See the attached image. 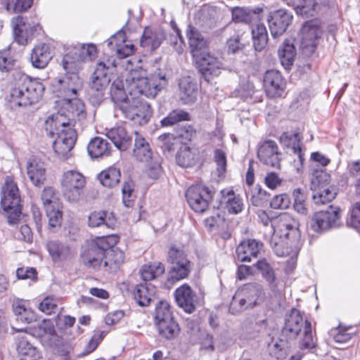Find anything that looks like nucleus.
<instances>
[{
    "label": "nucleus",
    "instance_id": "33",
    "mask_svg": "<svg viewBox=\"0 0 360 360\" xmlns=\"http://www.w3.org/2000/svg\"><path fill=\"white\" fill-rule=\"evenodd\" d=\"M155 295V288L150 283L137 285L134 290V297L139 305L148 306Z\"/></svg>",
    "mask_w": 360,
    "mask_h": 360
},
{
    "label": "nucleus",
    "instance_id": "29",
    "mask_svg": "<svg viewBox=\"0 0 360 360\" xmlns=\"http://www.w3.org/2000/svg\"><path fill=\"white\" fill-rule=\"evenodd\" d=\"M105 130L107 137L119 150H126L131 145V137L127 134L124 127L117 126Z\"/></svg>",
    "mask_w": 360,
    "mask_h": 360
},
{
    "label": "nucleus",
    "instance_id": "30",
    "mask_svg": "<svg viewBox=\"0 0 360 360\" xmlns=\"http://www.w3.org/2000/svg\"><path fill=\"white\" fill-rule=\"evenodd\" d=\"M179 96L185 104L191 103L197 99V86L189 76L182 77L179 82Z\"/></svg>",
    "mask_w": 360,
    "mask_h": 360
},
{
    "label": "nucleus",
    "instance_id": "22",
    "mask_svg": "<svg viewBox=\"0 0 360 360\" xmlns=\"http://www.w3.org/2000/svg\"><path fill=\"white\" fill-rule=\"evenodd\" d=\"M20 333L16 337L17 350L20 356V360H38L40 356L34 347L30 340L33 339V336L22 332L21 330H17Z\"/></svg>",
    "mask_w": 360,
    "mask_h": 360
},
{
    "label": "nucleus",
    "instance_id": "59",
    "mask_svg": "<svg viewBox=\"0 0 360 360\" xmlns=\"http://www.w3.org/2000/svg\"><path fill=\"white\" fill-rule=\"evenodd\" d=\"M15 64V60L11 56L9 47L0 51V70L1 72H9Z\"/></svg>",
    "mask_w": 360,
    "mask_h": 360
},
{
    "label": "nucleus",
    "instance_id": "48",
    "mask_svg": "<svg viewBox=\"0 0 360 360\" xmlns=\"http://www.w3.org/2000/svg\"><path fill=\"white\" fill-rule=\"evenodd\" d=\"M248 199L254 206H262L269 200V195L260 186L257 185L246 192Z\"/></svg>",
    "mask_w": 360,
    "mask_h": 360
},
{
    "label": "nucleus",
    "instance_id": "50",
    "mask_svg": "<svg viewBox=\"0 0 360 360\" xmlns=\"http://www.w3.org/2000/svg\"><path fill=\"white\" fill-rule=\"evenodd\" d=\"M190 120V115L180 109L174 110L168 115L161 120V124L163 127H171L179 122L187 121Z\"/></svg>",
    "mask_w": 360,
    "mask_h": 360
},
{
    "label": "nucleus",
    "instance_id": "38",
    "mask_svg": "<svg viewBox=\"0 0 360 360\" xmlns=\"http://www.w3.org/2000/svg\"><path fill=\"white\" fill-rule=\"evenodd\" d=\"M87 150L92 158H98L109 155L111 151V146L107 140L101 137H95L89 142Z\"/></svg>",
    "mask_w": 360,
    "mask_h": 360
},
{
    "label": "nucleus",
    "instance_id": "5",
    "mask_svg": "<svg viewBox=\"0 0 360 360\" xmlns=\"http://www.w3.org/2000/svg\"><path fill=\"white\" fill-rule=\"evenodd\" d=\"M44 91V86L41 82L26 78L11 89L10 102L13 105H30L39 101Z\"/></svg>",
    "mask_w": 360,
    "mask_h": 360
},
{
    "label": "nucleus",
    "instance_id": "20",
    "mask_svg": "<svg viewBox=\"0 0 360 360\" xmlns=\"http://www.w3.org/2000/svg\"><path fill=\"white\" fill-rule=\"evenodd\" d=\"M107 45L120 58H127L134 51V44L126 40L125 33L122 30L111 36L107 41Z\"/></svg>",
    "mask_w": 360,
    "mask_h": 360
},
{
    "label": "nucleus",
    "instance_id": "9",
    "mask_svg": "<svg viewBox=\"0 0 360 360\" xmlns=\"http://www.w3.org/2000/svg\"><path fill=\"white\" fill-rule=\"evenodd\" d=\"M342 226L341 210L338 207L330 206L326 210L316 212L311 220V229L321 233Z\"/></svg>",
    "mask_w": 360,
    "mask_h": 360
},
{
    "label": "nucleus",
    "instance_id": "53",
    "mask_svg": "<svg viewBox=\"0 0 360 360\" xmlns=\"http://www.w3.org/2000/svg\"><path fill=\"white\" fill-rule=\"evenodd\" d=\"M316 342L314 339L310 321L305 320L303 330V337L300 341V348L302 350L311 349L316 347Z\"/></svg>",
    "mask_w": 360,
    "mask_h": 360
},
{
    "label": "nucleus",
    "instance_id": "39",
    "mask_svg": "<svg viewBox=\"0 0 360 360\" xmlns=\"http://www.w3.org/2000/svg\"><path fill=\"white\" fill-rule=\"evenodd\" d=\"M262 274L263 278L269 283L271 291L277 293L278 291V281L276 279L275 274L270 264L265 260H258L254 265Z\"/></svg>",
    "mask_w": 360,
    "mask_h": 360
},
{
    "label": "nucleus",
    "instance_id": "21",
    "mask_svg": "<svg viewBox=\"0 0 360 360\" xmlns=\"http://www.w3.org/2000/svg\"><path fill=\"white\" fill-rule=\"evenodd\" d=\"M175 300L179 307L186 313H192L195 309L198 298L196 293L188 284H183L174 292Z\"/></svg>",
    "mask_w": 360,
    "mask_h": 360
},
{
    "label": "nucleus",
    "instance_id": "4",
    "mask_svg": "<svg viewBox=\"0 0 360 360\" xmlns=\"http://www.w3.org/2000/svg\"><path fill=\"white\" fill-rule=\"evenodd\" d=\"M118 239L115 235H108L86 240L81 250L84 264L94 269L100 267L104 262L106 252L117 243Z\"/></svg>",
    "mask_w": 360,
    "mask_h": 360
},
{
    "label": "nucleus",
    "instance_id": "28",
    "mask_svg": "<svg viewBox=\"0 0 360 360\" xmlns=\"http://www.w3.org/2000/svg\"><path fill=\"white\" fill-rule=\"evenodd\" d=\"M133 156L136 160L142 162H148L153 157L149 143L142 134L137 131L134 132Z\"/></svg>",
    "mask_w": 360,
    "mask_h": 360
},
{
    "label": "nucleus",
    "instance_id": "7",
    "mask_svg": "<svg viewBox=\"0 0 360 360\" xmlns=\"http://www.w3.org/2000/svg\"><path fill=\"white\" fill-rule=\"evenodd\" d=\"M168 262L171 264L167 280L172 283L188 277L191 272V263L182 248L172 246L168 251Z\"/></svg>",
    "mask_w": 360,
    "mask_h": 360
},
{
    "label": "nucleus",
    "instance_id": "61",
    "mask_svg": "<svg viewBox=\"0 0 360 360\" xmlns=\"http://www.w3.org/2000/svg\"><path fill=\"white\" fill-rule=\"evenodd\" d=\"M146 163V173L148 176L154 179L159 178L162 172L160 158L153 156Z\"/></svg>",
    "mask_w": 360,
    "mask_h": 360
},
{
    "label": "nucleus",
    "instance_id": "52",
    "mask_svg": "<svg viewBox=\"0 0 360 360\" xmlns=\"http://www.w3.org/2000/svg\"><path fill=\"white\" fill-rule=\"evenodd\" d=\"M110 248L105 255L103 265L110 269H117L124 262V253L120 250Z\"/></svg>",
    "mask_w": 360,
    "mask_h": 360
},
{
    "label": "nucleus",
    "instance_id": "16",
    "mask_svg": "<svg viewBox=\"0 0 360 360\" xmlns=\"http://www.w3.org/2000/svg\"><path fill=\"white\" fill-rule=\"evenodd\" d=\"M293 16L285 9L270 12L267 18L271 36L276 39L286 31L292 21Z\"/></svg>",
    "mask_w": 360,
    "mask_h": 360
},
{
    "label": "nucleus",
    "instance_id": "43",
    "mask_svg": "<svg viewBox=\"0 0 360 360\" xmlns=\"http://www.w3.org/2000/svg\"><path fill=\"white\" fill-rule=\"evenodd\" d=\"M312 191V198L316 205H323L333 200L337 195L335 187L331 185Z\"/></svg>",
    "mask_w": 360,
    "mask_h": 360
},
{
    "label": "nucleus",
    "instance_id": "19",
    "mask_svg": "<svg viewBox=\"0 0 360 360\" xmlns=\"http://www.w3.org/2000/svg\"><path fill=\"white\" fill-rule=\"evenodd\" d=\"M280 155L276 143L271 140L262 143L257 151L259 160L263 164L274 168H280Z\"/></svg>",
    "mask_w": 360,
    "mask_h": 360
},
{
    "label": "nucleus",
    "instance_id": "8",
    "mask_svg": "<svg viewBox=\"0 0 360 360\" xmlns=\"http://www.w3.org/2000/svg\"><path fill=\"white\" fill-rule=\"evenodd\" d=\"M86 178L79 172L68 170L63 173L61 179L64 197L70 202H77L83 193Z\"/></svg>",
    "mask_w": 360,
    "mask_h": 360
},
{
    "label": "nucleus",
    "instance_id": "36",
    "mask_svg": "<svg viewBox=\"0 0 360 360\" xmlns=\"http://www.w3.org/2000/svg\"><path fill=\"white\" fill-rule=\"evenodd\" d=\"M115 224L116 221L113 215L103 211L93 212L88 218V225L92 228L105 226L107 228L112 229Z\"/></svg>",
    "mask_w": 360,
    "mask_h": 360
},
{
    "label": "nucleus",
    "instance_id": "6",
    "mask_svg": "<svg viewBox=\"0 0 360 360\" xmlns=\"http://www.w3.org/2000/svg\"><path fill=\"white\" fill-rule=\"evenodd\" d=\"M1 205L8 214L9 224H15L21 214L20 197L19 190L13 177L6 176L1 188Z\"/></svg>",
    "mask_w": 360,
    "mask_h": 360
},
{
    "label": "nucleus",
    "instance_id": "11",
    "mask_svg": "<svg viewBox=\"0 0 360 360\" xmlns=\"http://www.w3.org/2000/svg\"><path fill=\"white\" fill-rule=\"evenodd\" d=\"M97 48L94 44H79L72 48L63 58L65 70L76 69L77 63L91 61L97 57Z\"/></svg>",
    "mask_w": 360,
    "mask_h": 360
},
{
    "label": "nucleus",
    "instance_id": "35",
    "mask_svg": "<svg viewBox=\"0 0 360 360\" xmlns=\"http://www.w3.org/2000/svg\"><path fill=\"white\" fill-rule=\"evenodd\" d=\"M186 36L191 53L193 56L198 57V52L206 47L207 40L198 29L192 25L188 26Z\"/></svg>",
    "mask_w": 360,
    "mask_h": 360
},
{
    "label": "nucleus",
    "instance_id": "34",
    "mask_svg": "<svg viewBox=\"0 0 360 360\" xmlns=\"http://www.w3.org/2000/svg\"><path fill=\"white\" fill-rule=\"evenodd\" d=\"M46 248L55 262L65 260L72 255L70 246L58 240L49 241L46 244Z\"/></svg>",
    "mask_w": 360,
    "mask_h": 360
},
{
    "label": "nucleus",
    "instance_id": "44",
    "mask_svg": "<svg viewBox=\"0 0 360 360\" xmlns=\"http://www.w3.org/2000/svg\"><path fill=\"white\" fill-rule=\"evenodd\" d=\"M253 46L256 51H261L266 46L268 42L267 30L264 24H257L252 28Z\"/></svg>",
    "mask_w": 360,
    "mask_h": 360
},
{
    "label": "nucleus",
    "instance_id": "55",
    "mask_svg": "<svg viewBox=\"0 0 360 360\" xmlns=\"http://www.w3.org/2000/svg\"><path fill=\"white\" fill-rule=\"evenodd\" d=\"M45 210L49 219V226L52 228L60 226L62 221V212L60 204L48 205V207H45Z\"/></svg>",
    "mask_w": 360,
    "mask_h": 360
},
{
    "label": "nucleus",
    "instance_id": "56",
    "mask_svg": "<svg viewBox=\"0 0 360 360\" xmlns=\"http://www.w3.org/2000/svg\"><path fill=\"white\" fill-rule=\"evenodd\" d=\"M249 307H253L249 304L248 300L237 290L230 304L229 311L231 313L237 314Z\"/></svg>",
    "mask_w": 360,
    "mask_h": 360
},
{
    "label": "nucleus",
    "instance_id": "40",
    "mask_svg": "<svg viewBox=\"0 0 360 360\" xmlns=\"http://www.w3.org/2000/svg\"><path fill=\"white\" fill-rule=\"evenodd\" d=\"M248 300V303L255 306L258 299L263 295V290L257 283H248L238 290Z\"/></svg>",
    "mask_w": 360,
    "mask_h": 360
},
{
    "label": "nucleus",
    "instance_id": "17",
    "mask_svg": "<svg viewBox=\"0 0 360 360\" xmlns=\"http://www.w3.org/2000/svg\"><path fill=\"white\" fill-rule=\"evenodd\" d=\"M199 70L207 81L220 75L225 65L221 58L215 57L210 53H204L198 60Z\"/></svg>",
    "mask_w": 360,
    "mask_h": 360
},
{
    "label": "nucleus",
    "instance_id": "2",
    "mask_svg": "<svg viewBox=\"0 0 360 360\" xmlns=\"http://www.w3.org/2000/svg\"><path fill=\"white\" fill-rule=\"evenodd\" d=\"M63 105L68 112V117L62 112L52 115L45 122V130L49 136H56L53 148L58 157L67 159L77 139V134L70 117L80 120L86 117V110L84 102L77 96L65 98Z\"/></svg>",
    "mask_w": 360,
    "mask_h": 360
},
{
    "label": "nucleus",
    "instance_id": "27",
    "mask_svg": "<svg viewBox=\"0 0 360 360\" xmlns=\"http://www.w3.org/2000/svg\"><path fill=\"white\" fill-rule=\"evenodd\" d=\"M262 248V243L255 239H249L241 242L236 248V255L242 262H250L252 257H257Z\"/></svg>",
    "mask_w": 360,
    "mask_h": 360
},
{
    "label": "nucleus",
    "instance_id": "26",
    "mask_svg": "<svg viewBox=\"0 0 360 360\" xmlns=\"http://www.w3.org/2000/svg\"><path fill=\"white\" fill-rule=\"evenodd\" d=\"M165 39V35L162 30L147 27L140 39V46L146 51H152L158 49Z\"/></svg>",
    "mask_w": 360,
    "mask_h": 360
},
{
    "label": "nucleus",
    "instance_id": "18",
    "mask_svg": "<svg viewBox=\"0 0 360 360\" xmlns=\"http://www.w3.org/2000/svg\"><path fill=\"white\" fill-rule=\"evenodd\" d=\"M264 86L267 96L277 98L283 96L285 83L281 74L275 70H267L264 77Z\"/></svg>",
    "mask_w": 360,
    "mask_h": 360
},
{
    "label": "nucleus",
    "instance_id": "42",
    "mask_svg": "<svg viewBox=\"0 0 360 360\" xmlns=\"http://www.w3.org/2000/svg\"><path fill=\"white\" fill-rule=\"evenodd\" d=\"M296 56L294 45L288 40H285L278 49V56L282 65L285 68H290L294 62Z\"/></svg>",
    "mask_w": 360,
    "mask_h": 360
},
{
    "label": "nucleus",
    "instance_id": "49",
    "mask_svg": "<svg viewBox=\"0 0 360 360\" xmlns=\"http://www.w3.org/2000/svg\"><path fill=\"white\" fill-rule=\"evenodd\" d=\"M173 319L169 304L165 300L158 302L154 314L155 324Z\"/></svg>",
    "mask_w": 360,
    "mask_h": 360
},
{
    "label": "nucleus",
    "instance_id": "51",
    "mask_svg": "<svg viewBox=\"0 0 360 360\" xmlns=\"http://www.w3.org/2000/svg\"><path fill=\"white\" fill-rule=\"evenodd\" d=\"M165 272V266L160 263H155L150 265H144L141 269V276L143 281H150L155 277L161 276Z\"/></svg>",
    "mask_w": 360,
    "mask_h": 360
},
{
    "label": "nucleus",
    "instance_id": "46",
    "mask_svg": "<svg viewBox=\"0 0 360 360\" xmlns=\"http://www.w3.org/2000/svg\"><path fill=\"white\" fill-rule=\"evenodd\" d=\"M176 163L181 167H191L195 163V154L188 146H183L177 153Z\"/></svg>",
    "mask_w": 360,
    "mask_h": 360
},
{
    "label": "nucleus",
    "instance_id": "31",
    "mask_svg": "<svg viewBox=\"0 0 360 360\" xmlns=\"http://www.w3.org/2000/svg\"><path fill=\"white\" fill-rule=\"evenodd\" d=\"M262 11V8L259 7L252 9L236 7L232 9V19L236 22L253 23L260 19V13Z\"/></svg>",
    "mask_w": 360,
    "mask_h": 360
},
{
    "label": "nucleus",
    "instance_id": "64",
    "mask_svg": "<svg viewBox=\"0 0 360 360\" xmlns=\"http://www.w3.org/2000/svg\"><path fill=\"white\" fill-rule=\"evenodd\" d=\"M6 4L7 10L13 9L15 13H20L25 11L30 8L32 4L33 0H5Z\"/></svg>",
    "mask_w": 360,
    "mask_h": 360
},
{
    "label": "nucleus",
    "instance_id": "3",
    "mask_svg": "<svg viewBox=\"0 0 360 360\" xmlns=\"http://www.w3.org/2000/svg\"><path fill=\"white\" fill-rule=\"evenodd\" d=\"M271 227V248L278 257H290L288 263L294 266L301 248L299 221L285 212L272 219Z\"/></svg>",
    "mask_w": 360,
    "mask_h": 360
},
{
    "label": "nucleus",
    "instance_id": "1",
    "mask_svg": "<svg viewBox=\"0 0 360 360\" xmlns=\"http://www.w3.org/2000/svg\"><path fill=\"white\" fill-rule=\"evenodd\" d=\"M143 68L131 70L127 75L126 82L131 94V101L128 103H122L120 110L124 116L142 125L148 122L152 115L150 105L141 101L139 95L147 98H154L158 92L168 84L166 73L160 70L152 73L149 77Z\"/></svg>",
    "mask_w": 360,
    "mask_h": 360
},
{
    "label": "nucleus",
    "instance_id": "15",
    "mask_svg": "<svg viewBox=\"0 0 360 360\" xmlns=\"http://www.w3.org/2000/svg\"><path fill=\"white\" fill-rule=\"evenodd\" d=\"M12 23L15 39L20 45L26 44L34 34L41 29L38 23L30 22L27 18L22 16L13 18Z\"/></svg>",
    "mask_w": 360,
    "mask_h": 360
},
{
    "label": "nucleus",
    "instance_id": "23",
    "mask_svg": "<svg viewBox=\"0 0 360 360\" xmlns=\"http://www.w3.org/2000/svg\"><path fill=\"white\" fill-rule=\"evenodd\" d=\"M26 169L27 176L32 184L41 187L46 179V169L44 162L37 157L30 158Z\"/></svg>",
    "mask_w": 360,
    "mask_h": 360
},
{
    "label": "nucleus",
    "instance_id": "14",
    "mask_svg": "<svg viewBox=\"0 0 360 360\" xmlns=\"http://www.w3.org/2000/svg\"><path fill=\"white\" fill-rule=\"evenodd\" d=\"M322 30L316 20L306 22L300 31V48L303 54L311 56L315 51Z\"/></svg>",
    "mask_w": 360,
    "mask_h": 360
},
{
    "label": "nucleus",
    "instance_id": "24",
    "mask_svg": "<svg viewBox=\"0 0 360 360\" xmlns=\"http://www.w3.org/2000/svg\"><path fill=\"white\" fill-rule=\"evenodd\" d=\"M53 58V52L48 44L40 43L36 45L30 53V62L32 66L38 69H44Z\"/></svg>",
    "mask_w": 360,
    "mask_h": 360
},
{
    "label": "nucleus",
    "instance_id": "54",
    "mask_svg": "<svg viewBox=\"0 0 360 360\" xmlns=\"http://www.w3.org/2000/svg\"><path fill=\"white\" fill-rule=\"evenodd\" d=\"M330 176L322 169L314 170L311 177V189L314 190L330 185Z\"/></svg>",
    "mask_w": 360,
    "mask_h": 360
},
{
    "label": "nucleus",
    "instance_id": "47",
    "mask_svg": "<svg viewBox=\"0 0 360 360\" xmlns=\"http://www.w3.org/2000/svg\"><path fill=\"white\" fill-rule=\"evenodd\" d=\"M281 141L285 143V144L288 147L292 144L291 149L292 150L293 153L297 156L301 163L303 162L304 158L302 153L300 136L298 134L288 135L287 133H283L281 136Z\"/></svg>",
    "mask_w": 360,
    "mask_h": 360
},
{
    "label": "nucleus",
    "instance_id": "10",
    "mask_svg": "<svg viewBox=\"0 0 360 360\" xmlns=\"http://www.w3.org/2000/svg\"><path fill=\"white\" fill-rule=\"evenodd\" d=\"M69 70H65L67 72L62 77L54 79L51 84L53 93L57 97L62 98L61 102H64L65 98L76 96L82 84L78 74L69 72Z\"/></svg>",
    "mask_w": 360,
    "mask_h": 360
},
{
    "label": "nucleus",
    "instance_id": "45",
    "mask_svg": "<svg viewBox=\"0 0 360 360\" xmlns=\"http://www.w3.org/2000/svg\"><path fill=\"white\" fill-rule=\"evenodd\" d=\"M120 176V172L118 169L109 167L98 175V179L103 186L111 188L119 183Z\"/></svg>",
    "mask_w": 360,
    "mask_h": 360
},
{
    "label": "nucleus",
    "instance_id": "41",
    "mask_svg": "<svg viewBox=\"0 0 360 360\" xmlns=\"http://www.w3.org/2000/svg\"><path fill=\"white\" fill-rule=\"evenodd\" d=\"M159 335L165 339L172 340L178 336L180 328L178 323L174 320H168L155 324Z\"/></svg>",
    "mask_w": 360,
    "mask_h": 360
},
{
    "label": "nucleus",
    "instance_id": "60",
    "mask_svg": "<svg viewBox=\"0 0 360 360\" xmlns=\"http://www.w3.org/2000/svg\"><path fill=\"white\" fill-rule=\"evenodd\" d=\"M226 204L229 212L232 214L240 212L243 207L242 199L238 195H236L232 191L228 192V199Z\"/></svg>",
    "mask_w": 360,
    "mask_h": 360
},
{
    "label": "nucleus",
    "instance_id": "57",
    "mask_svg": "<svg viewBox=\"0 0 360 360\" xmlns=\"http://www.w3.org/2000/svg\"><path fill=\"white\" fill-rule=\"evenodd\" d=\"M122 202L125 207H131L134 205V183L131 180L125 181L122 188Z\"/></svg>",
    "mask_w": 360,
    "mask_h": 360
},
{
    "label": "nucleus",
    "instance_id": "62",
    "mask_svg": "<svg viewBox=\"0 0 360 360\" xmlns=\"http://www.w3.org/2000/svg\"><path fill=\"white\" fill-rule=\"evenodd\" d=\"M214 161L217 165V172L218 176H221L226 171V154L221 149L214 150Z\"/></svg>",
    "mask_w": 360,
    "mask_h": 360
},
{
    "label": "nucleus",
    "instance_id": "58",
    "mask_svg": "<svg viewBox=\"0 0 360 360\" xmlns=\"http://www.w3.org/2000/svg\"><path fill=\"white\" fill-rule=\"evenodd\" d=\"M285 346V342L283 340L271 338V342H268L267 349L271 356L279 359L283 356Z\"/></svg>",
    "mask_w": 360,
    "mask_h": 360
},
{
    "label": "nucleus",
    "instance_id": "32",
    "mask_svg": "<svg viewBox=\"0 0 360 360\" xmlns=\"http://www.w3.org/2000/svg\"><path fill=\"white\" fill-rule=\"evenodd\" d=\"M125 84L129 96L127 94L124 82L120 78L115 79L110 86V95L112 100L117 105L120 110L122 109V103L127 104L129 101H131V94L126 82Z\"/></svg>",
    "mask_w": 360,
    "mask_h": 360
},
{
    "label": "nucleus",
    "instance_id": "25",
    "mask_svg": "<svg viewBox=\"0 0 360 360\" xmlns=\"http://www.w3.org/2000/svg\"><path fill=\"white\" fill-rule=\"evenodd\" d=\"M304 322L301 312L293 308L285 319L283 333L290 338H295L304 330Z\"/></svg>",
    "mask_w": 360,
    "mask_h": 360
},
{
    "label": "nucleus",
    "instance_id": "63",
    "mask_svg": "<svg viewBox=\"0 0 360 360\" xmlns=\"http://www.w3.org/2000/svg\"><path fill=\"white\" fill-rule=\"evenodd\" d=\"M352 326H342L340 325L333 331V339L336 342L345 343L354 335V333L348 332Z\"/></svg>",
    "mask_w": 360,
    "mask_h": 360
},
{
    "label": "nucleus",
    "instance_id": "37",
    "mask_svg": "<svg viewBox=\"0 0 360 360\" xmlns=\"http://www.w3.org/2000/svg\"><path fill=\"white\" fill-rule=\"evenodd\" d=\"M297 14L305 18L314 16L320 11V5L316 0H290Z\"/></svg>",
    "mask_w": 360,
    "mask_h": 360
},
{
    "label": "nucleus",
    "instance_id": "13",
    "mask_svg": "<svg viewBox=\"0 0 360 360\" xmlns=\"http://www.w3.org/2000/svg\"><path fill=\"white\" fill-rule=\"evenodd\" d=\"M115 68V63L109 60L107 62L101 61L96 64L91 77L90 91L94 92V94L98 98L102 97L104 90L110 81L109 75L112 72Z\"/></svg>",
    "mask_w": 360,
    "mask_h": 360
},
{
    "label": "nucleus",
    "instance_id": "12",
    "mask_svg": "<svg viewBox=\"0 0 360 360\" xmlns=\"http://www.w3.org/2000/svg\"><path fill=\"white\" fill-rule=\"evenodd\" d=\"M214 192L201 184L190 186L186 192V200L195 212L202 213L207 210L212 200Z\"/></svg>",
    "mask_w": 360,
    "mask_h": 360
}]
</instances>
